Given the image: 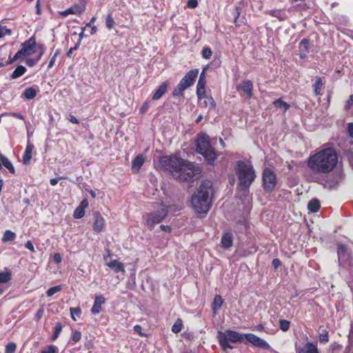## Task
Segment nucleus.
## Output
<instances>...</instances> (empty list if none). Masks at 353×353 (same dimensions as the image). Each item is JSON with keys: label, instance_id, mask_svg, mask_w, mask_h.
Here are the masks:
<instances>
[{"label": "nucleus", "instance_id": "nucleus-1", "mask_svg": "<svg viewBox=\"0 0 353 353\" xmlns=\"http://www.w3.org/2000/svg\"><path fill=\"white\" fill-rule=\"evenodd\" d=\"M159 163L165 170L179 181H190L201 172L199 167L194 163L176 155L162 156L159 158Z\"/></svg>", "mask_w": 353, "mask_h": 353}, {"label": "nucleus", "instance_id": "nucleus-2", "mask_svg": "<svg viewBox=\"0 0 353 353\" xmlns=\"http://www.w3.org/2000/svg\"><path fill=\"white\" fill-rule=\"evenodd\" d=\"M252 344L254 346L261 348L263 350H269L270 345L264 339L259 337L252 333L242 334L230 329L225 331H219L217 333V340L223 351L228 349H233L230 343H243L244 340Z\"/></svg>", "mask_w": 353, "mask_h": 353}, {"label": "nucleus", "instance_id": "nucleus-3", "mask_svg": "<svg viewBox=\"0 0 353 353\" xmlns=\"http://www.w3.org/2000/svg\"><path fill=\"white\" fill-rule=\"evenodd\" d=\"M337 163L338 155L332 148L323 149L310 156L307 161L308 168L316 173H328L334 170Z\"/></svg>", "mask_w": 353, "mask_h": 353}, {"label": "nucleus", "instance_id": "nucleus-4", "mask_svg": "<svg viewBox=\"0 0 353 353\" xmlns=\"http://www.w3.org/2000/svg\"><path fill=\"white\" fill-rule=\"evenodd\" d=\"M213 196L214 190L212 182L203 181L192 196L191 203L193 208L198 213L206 214L211 207Z\"/></svg>", "mask_w": 353, "mask_h": 353}, {"label": "nucleus", "instance_id": "nucleus-5", "mask_svg": "<svg viewBox=\"0 0 353 353\" xmlns=\"http://www.w3.org/2000/svg\"><path fill=\"white\" fill-rule=\"evenodd\" d=\"M239 179V185L241 190H248L256 178L255 170L251 163L238 161L235 168Z\"/></svg>", "mask_w": 353, "mask_h": 353}, {"label": "nucleus", "instance_id": "nucleus-6", "mask_svg": "<svg viewBox=\"0 0 353 353\" xmlns=\"http://www.w3.org/2000/svg\"><path fill=\"white\" fill-rule=\"evenodd\" d=\"M196 152L204 157L208 164L214 165L218 155L210 143L209 136L206 134H199L196 141Z\"/></svg>", "mask_w": 353, "mask_h": 353}, {"label": "nucleus", "instance_id": "nucleus-7", "mask_svg": "<svg viewBox=\"0 0 353 353\" xmlns=\"http://www.w3.org/2000/svg\"><path fill=\"white\" fill-rule=\"evenodd\" d=\"M37 46L36 37L33 35L22 43L21 50L12 58H10L11 53H10L9 59L6 61V64H12L19 59H23L27 56L34 54L37 51Z\"/></svg>", "mask_w": 353, "mask_h": 353}, {"label": "nucleus", "instance_id": "nucleus-8", "mask_svg": "<svg viewBox=\"0 0 353 353\" xmlns=\"http://www.w3.org/2000/svg\"><path fill=\"white\" fill-rule=\"evenodd\" d=\"M168 215V211L162 208L157 211L146 214L143 217L144 224L150 230H153L155 225L161 223Z\"/></svg>", "mask_w": 353, "mask_h": 353}, {"label": "nucleus", "instance_id": "nucleus-9", "mask_svg": "<svg viewBox=\"0 0 353 353\" xmlns=\"http://www.w3.org/2000/svg\"><path fill=\"white\" fill-rule=\"evenodd\" d=\"M262 183L265 192L270 193L277 184V178L275 172L269 168H265L262 172Z\"/></svg>", "mask_w": 353, "mask_h": 353}, {"label": "nucleus", "instance_id": "nucleus-10", "mask_svg": "<svg viewBox=\"0 0 353 353\" xmlns=\"http://www.w3.org/2000/svg\"><path fill=\"white\" fill-rule=\"evenodd\" d=\"M337 255L339 264L345 268H350L352 267L353 258L351 252L344 244H339L337 248Z\"/></svg>", "mask_w": 353, "mask_h": 353}, {"label": "nucleus", "instance_id": "nucleus-11", "mask_svg": "<svg viewBox=\"0 0 353 353\" xmlns=\"http://www.w3.org/2000/svg\"><path fill=\"white\" fill-rule=\"evenodd\" d=\"M236 90L241 97L251 99L254 95V85L251 80L245 79L241 83L236 85Z\"/></svg>", "mask_w": 353, "mask_h": 353}, {"label": "nucleus", "instance_id": "nucleus-12", "mask_svg": "<svg viewBox=\"0 0 353 353\" xmlns=\"http://www.w3.org/2000/svg\"><path fill=\"white\" fill-rule=\"evenodd\" d=\"M199 74L198 69H192L188 71L185 75L181 79L180 82L185 85L188 88L192 85Z\"/></svg>", "mask_w": 353, "mask_h": 353}, {"label": "nucleus", "instance_id": "nucleus-13", "mask_svg": "<svg viewBox=\"0 0 353 353\" xmlns=\"http://www.w3.org/2000/svg\"><path fill=\"white\" fill-rule=\"evenodd\" d=\"M93 230L94 232L99 233L102 232L105 226V219L99 212L94 213Z\"/></svg>", "mask_w": 353, "mask_h": 353}, {"label": "nucleus", "instance_id": "nucleus-14", "mask_svg": "<svg viewBox=\"0 0 353 353\" xmlns=\"http://www.w3.org/2000/svg\"><path fill=\"white\" fill-rule=\"evenodd\" d=\"M310 39L307 38L303 39L299 44V57L301 59H305L309 53Z\"/></svg>", "mask_w": 353, "mask_h": 353}, {"label": "nucleus", "instance_id": "nucleus-15", "mask_svg": "<svg viewBox=\"0 0 353 353\" xmlns=\"http://www.w3.org/2000/svg\"><path fill=\"white\" fill-rule=\"evenodd\" d=\"M169 85L170 82L168 81H165L163 83H161L156 90L155 92L153 94L152 99L156 101L161 99L167 92Z\"/></svg>", "mask_w": 353, "mask_h": 353}, {"label": "nucleus", "instance_id": "nucleus-16", "mask_svg": "<svg viewBox=\"0 0 353 353\" xmlns=\"http://www.w3.org/2000/svg\"><path fill=\"white\" fill-rule=\"evenodd\" d=\"M325 81L323 78L320 77H316L314 79V83L312 84V89L315 96H321L323 94V89L324 88Z\"/></svg>", "mask_w": 353, "mask_h": 353}, {"label": "nucleus", "instance_id": "nucleus-17", "mask_svg": "<svg viewBox=\"0 0 353 353\" xmlns=\"http://www.w3.org/2000/svg\"><path fill=\"white\" fill-rule=\"evenodd\" d=\"M265 14H268L271 17L277 18L280 21H285L288 19V15L286 14L284 10H268L265 12Z\"/></svg>", "mask_w": 353, "mask_h": 353}, {"label": "nucleus", "instance_id": "nucleus-18", "mask_svg": "<svg viewBox=\"0 0 353 353\" xmlns=\"http://www.w3.org/2000/svg\"><path fill=\"white\" fill-rule=\"evenodd\" d=\"M145 162L143 154H138L132 161V171L133 173H138Z\"/></svg>", "mask_w": 353, "mask_h": 353}, {"label": "nucleus", "instance_id": "nucleus-19", "mask_svg": "<svg viewBox=\"0 0 353 353\" xmlns=\"http://www.w3.org/2000/svg\"><path fill=\"white\" fill-rule=\"evenodd\" d=\"M233 244V235L231 232H224L221 240V246L224 249H228Z\"/></svg>", "mask_w": 353, "mask_h": 353}, {"label": "nucleus", "instance_id": "nucleus-20", "mask_svg": "<svg viewBox=\"0 0 353 353\" xmlns=\"http://www.w3.org/2000/svg\"><path fill=\"white\" fill-rule=\"evenodd\" d=\"M82 12L83 9L81 8V6L79 5H74L65 10L59 11V14L61 17L64 18L68 17L69 14H81Z\"/></svg>", "mask_w": 353, "mask_h": 353}, {"label": "nucleus", "instance_id": "nucleus-21", "mask_svg": "<svg viewBox=\"0 0 353 353\" xmlns=\"http://www.w3.org/2000/svg\"><path fill=\"white\" fill-rule=\"evenodd\" d=\"M297 353H320L317 345L312 342H307Z\"/></svg>", "mask_w": 353, "mask_h": 353}, {"label": "nucleus", "instance_id": "nucleus-22", "mask_svg": "<svg viewBox=\"0 0 353 353\" xmlns=\"http://www.w3.org/2000/svg\"><path fill=\"white\" fill-rule=\"evenodd\" d=\"M34 150V145L28 143L25 152L22 157V162L23 164H28L32 157V151Z\"/></svg>", "mask_w": 353, "mask_h": 353}, {"label": "nucleus", "instance_id": "nucleus-23", "mask_svg": "<svg viewBox=\"0 0 353 353\" xmlns=\"http://www.w3.org/2000/svg\"><path fill=\"white\" fill-rule=\"evenodd\" d=\"M107 265L110 268L112 269L116 273L125 271L123 264L116 259L110 261L108 263H107Z\"/></svg>", "mask_w": 353, "mask_h": 353}, {"label": "nucleus", "instance_id": "nucleus-24", "mask_svg": "<svg viewBox=\"0 0 353 353\" xmlns=\"http://www.w3.org/2000/svg\"><path fill=\"white\" fill-rule=\"evenodd\" d=\"M205 84L206 82H202L201 80L198 81L196 85V95L199 100H201L205 97L206 91H205Z\"/></svg>", "mask_w": 353, "mask_h": 353}, {"label": "nucleus", "instance_id": "nucleus-25", "mask_svg": "<svg viewBox=\"0 0 353 353\" xmlns=\"http://www.w3.org/2000/svg\"><path fill=\"white\" fill-rule=\"evenodd\" d=\"M0 159L1 161L2 165L7 168L11 174H14L15 169L11 161L6 156L1 154H0Z\"/></svg>", "mask_w": 353, "mask_h": 353}, {"label": "nucleus", "instance_id": "nucleus-26", "mask_svg": "<svg viewBox=\"0 0 353 353\" xmlns=\"http://www.w3.org/2000/svg\"><path fill=\"white\" fill-rule=\"evenodd\" d=\"M37 94V90L34 87H29L23 92V97L28 100L33 99Z\"/></svg>", "mask_w": 353, "mask_h": 353}, {"label": "nucleus", "instance_id": "nucleus-27", "mask_svg": "<svg viewBox=\"0 0 353 353\" xmlns=\"http://www.w3.org/2000/svg\"><path fill=\"white\" fill-rule=\"evenodd\" d=\"M17 237V234L15 232L10 230H6L3 234L1 241L4 243L11 242L15 240Z\"/></svg>", "mask_w": 353, "mask_h": 353}, {"label": "nucleus", "instance_id": "nucleus-28", "mask_svg": "<svg viewBox=\"0 0 353 353\" xmlns=\"http://www.w3.org/2000/svg\"><path fill=\"white\" fill-rule=\"evenodd\" d=\"M188 88L184 85L182 83L179 81V84L176 85V88H174L172 90V95L173 97H183L184 96V91Z\"/></svg>", "mask_w": 353, "mask_h": 353}, {"label": "nucleus", "instance_id": "nucleus-29", "mask_svg": "<svg viewBox=\"0 0 353 353\" xmlns=\"http://www.w3.org/2000/svg\"><path fill=\"white\" fill-rule=\"evenodd\" d=\"M320 208V202L317 199H313L308 202L307 208L312 212H318Z\"/></svg>", "mask_w": 353, "mask_h": 353}, {"label": "nucleus", "instance_id": "nucleus-30", "mask_svg": "<svg viewBox=\"0 0 353 353\" xmlns=\"http://www.w3.org/2000/svg\"><path fill=\"white\" fill-rule=\"evenodd\" d=\"M26 68L23 65H18L11 74L12 79H17L23 75L26 72Z\"/></svg>", "mask_w": 353, "mask_h": 353}, {"label": "nucleus", "instance_id": "nucleus-31", "mask_svg": "<svg viewBox=\"0 0 353 353\" xmlns=\"http://www.w3.org/2000/svg\"><path fill=\"white\" fill-rule=\"evenodd\" d=\"M11 279L12 274L10 271H0V284L7 283L11 280Z\"/></svg>", "mask_w": 353, "mask_h": 353}, {"label": "nucleus", "instance_id": "nucleus-32", "mask_svg": "<svg viewBox=\"0 0 353 353\" xmlns=\"http://www.w3.org/2000/svg\"><path fill=\"white\" fill-rule=\"evenodd\" d=\"M273 104L276 108H283L284 112H285L290 108V105L283 101L281 98L274 101Z\"/></svg>", "mask_w": 353, "mask_h": 353}, {"label": "nucleus", "instance_id": "nucleus-33", "mask_svg": "<svg viewBox=\"0 0 353 353\" xmlns=\"http://www.w3.org/2000/svg\"><path fill=\"white\" fill-rule=\"evenodd\" d=\"M105 27L108 30H111L115 25V21L112 17V13H109L105 17Z\"/></svg>", "mask_w": 353, "mask_h": 353}, {"label": "nucleus", "instance_id": "nucleus-34", "mask_svg": "<svg viewBox=\"0 0 353 353\" xmlns=\"http://www.w3.org/2000/svg\"><path fill=\"white\" fill-rule=\"evenodd\" d=\"M105 299L103 296H97L94 299V303L92 309H101V305L105 303Z\"/></svg>", "mask_w": 353, "mask_h": 353}, {"label": "nucleus", "instance_id": "nucleus-35", "mask_svg": "<svg viewBox=\"0 0 353 353\" xmlns=\"http://www.w3.org/2000/svg\"><path fill=\"white\" fill-rule=\"evenodd\" d=\"M183 327V324L182 319H178L172 327V332L175 334L179 333L182 330Z\"/></svg>", "mask_w": 353, "mask_h": 353}, {"label": "nucleus", "instance_id": "nucleus-36", "mask_svg": "<svg viewBox=\"0 0 353 353\" xmlns=\"http://www.w3.org/2000/svg\"><path fill=\"white\" fill-rule=\"evenodd\" d=\"M223 303V299L221 295L216 294L212 302V309H219Z\"/></svg>", "mask_w": 353, "mask_h": 353}, {"label": "nucleus", "instance_id": "nucleus-37", "mask_svg": "<svg viewBox=\"0 0 353 353\" xmlns=\"http://www.w3.org/2000/svg\"><path fill=\"white\" fill-rule=\"evenodd\" d=\"M61 51L59 49H57L55 50L54 53L53 54H50V61L48 63V68L50 69L52 68L55 63L56 59L57 57L60 54Z\"/></svg>", "mask_w": 353, "mask_h": 353}, {"label": "nucleus", "instance_id": "nucleus-38", "mask_svg": "<svg viewBox=\"0 0 353 353\" xmlns=\"http://www.w3.org/2000/svg\"><path fill=\"white\" fill-rule=\"evenodd\" d=\"M204 104L205 107H209L210 109H215L216 108V102L212 98V96H206L204 98Z\"/></svg>", "mask_w": 353, "mask_h": 353}, {"label": "nucleus", "instance_id": "nucleus-39", "mask_svg": "<svg viewBox=\"0 0 353 353\" xmlns=\"http://www.w3.org/2000/svg\"><path fill=\"white\" fill-rule=\"evenodd\" d=\"M62 325L61 323H57L54 327V332L51 337L52 341H55L59 336L60 333L62 331Z\"/></svg>", "mask_w": 353, "mask_h": 353}, {"label": "nucleus", "instance_id": "nucleus-40", "mask_svg": "<svg viewBox=\"0 0 353 353\" xmlns=\"http://www.w3.org/2000/svg\"><path fill=\"white\" fill-rule=\"evenodd\" d=\"M62 290V286L61 285H56V286H53V287H51L50 288L47 292H46V295L48 296H53L54 294L61 291Z\"/></svg>", "mask_w": 353, "mask_h": 353}, {"label": "nucleus", "instance_id": "nucleus-41", "mask_svg": "<svg viewBox=\"0 0 353 353\" xmlns=\"http://www.w3.org/2000/svg\"><path fill=\"white\" fill-rule=\"evenodd\" d=\"M290 321L285 319L279 320V327L283 332H287L290 329Z\"/></svg>", "mask_w": 353, "mask_h": 353}, {"label": "nucleus", "instance_id": "nucleus-42", "mask_svg": "<svg viewBox=\"0 0 353 353\" xmlns=\"http://www.w3.org/2000/svg\"><path fill=\"white\" fill-rule=\"evenodd\" d=\"M319 340L321 343H327L329 341L328 332L323 330V331L319 334Z\"/></svg>", "mask_w": 353, "mask_h": 353}, {"label": "nucleus", "instance_id": "nucleus-43", "mask_svg": "<svg viewBox=\"0 0 353 353\" xmlns=\"http://www.w3.org/2000/svg\"><path fill=\"white\" fill-rule=\"evenodd\" d=\"M81 339V333L79 331L75 330L72 332L71 340L72 341V344H74L79 342Z\"/></svg>", "mask_w": 353, "mask_h": 353}, {"label": "nucleus", "instance_id": "nucleus-44", "mask_svg": "<svg viewBox=\"0 0 353 353\" xmlns=\"http://www.w3.org/2000/svg\"><path fill=\"white\" fill-rule=\"evenodd\" d=\"M72 319L74 321H77L81 319L82 310H70Z\"/></svg>", "mask_w": 353, "mask_h": 353}, {"label": "nucleus", "instance_id": "nucleus-45", "mask_svg": "<svg viewBox=\"0 0 353 353\" xmlns=\"http://www.w3.org/2000/svg\"><path fill=\"white\" fill-rule=\"evenodd\" d=\"M16 348L17 345L14 343H9L6 346L5 353H14Z\"/></svg>", "mask_w": 353, "mask_h": 353}, {"label": "nucleus", "instance_id": "nucleus-46", "mask_svg": "<svg viewBox=\"0 0 353 353\" xmlns=\"http://www.w3.org/2000/svg\"><path fill=\"white\" fill-rule=\"evenodd\" d=\"M85 215V210L79 206L75 209L73 216L75 219H81Z\"/></svg>", "mask_w": 353, "mask_h": 353}, {"label": "nucleus", "instance_id": "nucleus-47", "mask_svg": "<svg viewBox=\"0 0 353 353\" xmlns=\"http://www.w3.org/2000/svg\"><path fill=\"white\" fill-rule=\"evenodd\" d=\"M212 55V51L209 47L204 48L202 50V56L204 59H209Z\"/></svg>", "mask_w": 353, "mask_h": 353}, {"label": "nucleus", "instance_id": "nucleus-48", "mask_svg": "<svg viewBox=\"0 0 353 353\" xmlns=\"http://www.w3.org/2000/svg\"><path fill=\"white\" fill-rule=\"evenodd\" d=\"M25 248L26 249H28V250H30L31 252H33V253L36 252L35 249H34V246L32 242L30 240H28L25 243Z\"/></svg>", "mask_w": 353, "mask_h": 353}, {"label": "nucleus", "instance_id": "nucleus-49", "mask_svg": "<svg viewBox=\"0 0 353 353\" xmlns=\"http://www.w3.org/2000/svg\"><path fill=\"white\" fill-rule=\"evenodd\" d=\"M198 6L197 0H188L186 4V7L189 8H195Z\"/></svg>", "mask_w": 353, "mask_h": 353}, {"label": "nucleus", "instance_id": "nucleus-50", "mask_svg": "<svg viewBox=\"0 0 353 353\" xmlns=\"http://www.w3.org/2000/svg\"><path fill=\"white\" fill-rule=\"evenodd\" d=\"M57 347L54 345H51L48 346V349L46 350L41 351V353H57Z\"/></svg>", "mask_w": 353, "mask_h": 353}, {"label": "nucleus", "instance_id": "nucleus-51", "mask_svg": "<svg viewBox=\"0 0 353 353\" xmlns=\"http://www.w3.org/2000/svg\"><path fill=\"white\" fill-rule=\"evenodd\" d=\"M7 114H8V116H10L12 117H14V118H16V119H18L20 120H24V119H25L24 116L19 112H10V113H7Z\"/></svg>", "mask_w": 353, "mask_h": 353}, {"label": "nucleus", "instance_id": "nucleus-52", "mask_svg": "<svg viewBox=\"0 0 353 353\" xmlns=\"http://www.w3.org/2000/svg\"><path fill=\"white\" fill-rule=\"evenodd\" d=\"M39 60L37 59L28 58L26 60V63L29 67L34 66Z\"/></svg>", "mask_w": 353, "mask_h": 353}, {"label": "nucleus", "instance_id": "nucleus-53", "mask_svg": "<svg viewBox=\"0 0 353 353\" xmlns=\"http://www.w3.org/2000/svg\"><path fill=\"white\" fill-rule=\"evenodd\" d=\"M208 65H205V67H203L202 72L200 74L199 80H201L202 82H206L205 72L208 70Z\"/></svg>", "mask_w": 353, "mask_h": 353}, {"label": "nucleus", "instance_id": "nucleus-54", "mask_svg": "<svg viewBox=\"0 0 353 353\" xmlns=\"http://www.w3.org/2000/svg\"><path fill=\"white\" fill-rule=\"evenodd\" d=\"M37 48H38L40 50L39 54L37 57V60H40L45 52L44 45L39 44V45H37Z\"/></svg>", "mask_w": 353, "mask_h": 353}, {"label": "nucleus", "instance_id": "nucleus-55", "mask_svg": "<svg viewBox=\"0 0 353 353\" xmlns=\"http://www.w3.org/2000/svg\"><path fill=\"white\" fill-rule=\"evenodd\" d=\"M134 332L137 334H138L139 336H145L143 333H142V327L141 325H136L134 326Z\"/></svg>", "mask_w": 353, "mask_h": 353}, {"label": "nucleus", "instance_id": "nucleus-56", "mask_svg": "<svg viewBox=\"0 0 353 353\" xmlns=\"http://www.w3.org/2000/svg\"><path fill=\"white\" fill-rule=\"evenodd\" d=\"M79 46H80V41H78L74 47L70 48L66 54L67 57H70V55L73 52V51L77 50L79 48Z\"/></svg>", "mask_w": 353, "mask_h": 353}, {"label": "nucleus", "instance_id": "nucleus-57", "mask_svg": "<svg viewBox=\"0 0 353 353\" xmlns=\"http://www.w3.org/2000/svg\"><path fill=\"white\" fill-rule=\"evenodd\" d=\"M53 260H54V263H56L57 264L60 263L62 261V256H61V254L55 253L53 256Z\"/></svg>", "mask_w": 353, "mask_h": 353}, {"label": "nucleus", "instance_id": "nucleus-58", "mask_svg": "<svg viewBox=\"0 0 353 353\" xmlns=\"http://www.w3.org/2000/svg\"><path fill=\"white\" fill-rule=\"evenodd\" d=\"M67 119L73 124H79V120L72 114H69L67 117Z\"/></svg>", "mask_w": 353, "mask_h": 353}, {"label": "nucleus", "instance_id": "nucleus-59", "mask_svg": "<svg viewBox=\"0 0 353 353\" xmlns=\"http://www.w3.org/2000/svg\"><path fill=\"white\" fill-rule=\"evenodd\" d=\"M353 105V94H351L349 100H347L345 104V108L346 110L350 108V107Z\"/></svg>", "mask_w": 353, "mask_h": 353}, {"label": "nucleus", "instance_id": "nucleus-60", "mask_svg": "<svg viewBox=\"0 0 353 353\" xmlns=\"http://www.w3.org/2000/svg\"><path fill=\"white\" fill-rule=\"evenodd\" d=\"M272 266L274 269H277L281 265V261L279 259H274L272 261Z\"/></svg>", "mask_w": 353, "mask_h": 353}, {"label": "nucleus", "instance_id": "nucleus-61", "mask_svg": "<svg viewBox=\"0 0 353 353\" xmlns=\"http://www.w3.org/2000/svg\"><path fill=\"white\" fill-rule=\"evenodd\" d=\"M347 130L349 137L353 139V123H348Z\"/></svg>", "mask_w": 353, "mask_h": 353}, {"label": "nucleus", "instance_id": "nucleus-62", "mask_svg": "<svg viewBox=\"0 0 353 353\" xmlns=\"http://www.w3.org/2000/svg\"><path fill=\"white\" fill-rule=\"evenodd\" d=\"M88 204H89V203H88V199H83V200L81 201V203H80V204H79V208H82V209H83V210H85V208H86L88 206Z\"/></svg>", "mask_w": 353, "mask_h": 353}, {"label": "nucleus", "instance_id": "nucleus-63", "mask_svg": "<svg viewBox=\"0 0 353 353\" xmlns=\"http://www.w3.org/2000/svg\"><path fill=\"white\" fill-rule=\"evenodd\" d=\"M182 335L185 339L188 340H192L194 338V336L191 332H185Z\"/></svg>", "mask_w": 353, "mask_h": 353}, {"label": "nucleus", "instance_id": "nucleus-64", "mask_svg": "<svg viewBox=\"0 0 353 353\" xmlns=\"http://www.w3.org/2000/svg\"><path fill=\"white\" fill-rule=\"evenodd\" d=\"M160 229L162 231L166 232H171V227L169 225H161Z\"/></svg>", "mask_w": 353, "mask_h": 353}]
</instances>
